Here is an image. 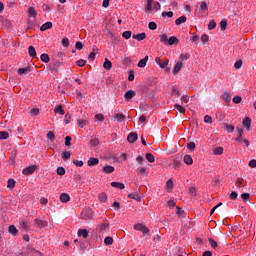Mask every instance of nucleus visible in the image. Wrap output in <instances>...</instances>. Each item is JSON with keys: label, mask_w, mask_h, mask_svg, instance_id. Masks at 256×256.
I'll list each match as a JSON object with an SVG mask.
<instances>
[{"label": "nucleus", "mask_w": 256, "mask_h": 256, "mask_svg": "<svg viewBox=\"0 0 256 256\" xmlns=\"http://www.w3.org/2000/svg\"><path fill=\"white\" fill-rule=\"evenodd\" d=\"M81 219L84 221H88L89 219H93V210L91 208L84 209L80 214Z\"/></svg>", "instance_id": "f257e3e1"}, {"label": "nucleus", "mask_w": 256, "mask_h": 256, "mask_svg": "<svg viewBox=\"0 0 256 256\" xmlns=\"http://www.w3.org/2000/svg\"><path fill=\"white\" fill-rule=\"evenodd\" d=\"M99 235H105L109 231V223H102L97 226Z\"/></svg>", "instance_id": "f03ea898"}, {"label": "nucleus", "mask_w": 256, "mask_h": 256, "mask_svg": "<svg viewBox=\"0 0 256 256\" xmlns=\"http://www.w3.org/2000/svg\"><path fill=\"white\" fill-rule=\"evenodd\" d=\"M35 223V227H37L38 229H43V227H47L49 225V222H47V220H41L39 218H36L34 220Z\"/></svg>", "instance_id": "7ed1b4c3"}, {"label": "nucleus", "mask_w": 256, "mask_h": 256, "mask_svg": "<svg viewBox=\"0 0 256 256\" xmlns=\"http://www.w3.org/2000/svg\"><path fill=\"white\" fill-rule=\"evenodd\" d=\"M134 229L135 231H141L144 235L149 233V228H147L145 224H141V223L135 224Z\"/></svg>", "instance_id": "20e7f679"}, {"label": "nucleus", "mask_w": 256, "mask_h": 256, "mask_svg": "<svg viewBox=\"0 0 256 256\" xmlns=\"http://www.w3.org/2000/svg\"><path fill=\"white\" fill-rule=\"evenodd\" d=\"M35 171H37V165H32V166L25 168L22 171V173H23V175H33V173H35Z\"/></svg>", "instance_id": "39448f33"}, {"label": "nucleus", "mask_w": 256, "mask_h": 256, "mask_svg": "<svg viewBox=\"0 0 256 256\" xmlns=\"http://www.w3.org/2000/svg\"><path fill=\"white\" fill-rule=\"evenodd\" d=\"M155 61L161 69H165L167 65H169V59H165L164 62H162L160 57H156Z\"/></svg>", "instance_id": "423d86ee"}, {"label": "nucleus", "mask_w": 256, "mask_h": 256, "mask_svg": "<svg viewBox=\"0 0 256 256\" xmlns=\"http://www.w3.org/2000/svg\"><path fill=\"white\" fill-rule=\"evenodd\" d=\"M135 95H137V92H135L134 90H128L125 94H124V99L126 101H131V99H133V97H135Z\"/></svg>", "instance_id": "0eeeda50"}, {"label": "nucleus", "mask_w": 256, "mask_h": 256, "mask_svg": "<svg viewBox=\"0 0 256 256\" xmlns=\"http://www.w3.org/2000/svg\"><path fill=\"white\" fill-rule=\"evenodd\" d=\"M88 167H96L99 165V158L90 157L87 162Z\"/></svg>", "instance_id": "6e6552de"}, {"label": "nucleus", "mask_w": 256, "mask_h": 256, "mask_svg": "<svg viewBox=\"0 0 256 256\" xmlns=\"http://www.w3.org/2000/svg\"><path fill=\"white\" fill-rule=\"evenodd\" d=\"M132 39H136V41H144V39H147V34L145 32L133 34Z\"/></svg>", "instance_id": "1a4fd4ad"}, {"label": "nucleus", "mask_w": 256, "mask_h": 256, "mask_svg": "<svg viewBox=\"0 0 256 256\" xmlns=\"http://www.w3.org/2000/svg\"><path fill=\"white\" fill-rule=\"evenodd\" d=\"M8 233H10V235H13V237H17V235H19V230H17V227H15V225H10L8 227Z\"/></svg>", "instance_id": "9d476101"}, {"label": "nucleus", "mask_w": 256, "mask_h": 256, "mask_svg": "<svg viewBox=\"0 0 256 256\" xmlns=\"http://www.w3.org/2000/svg\"><path fill=\"white\" fill-rule=\"evenodd\" d=\"M137 139H138V136L136 132H131L130 134H128V137H127L128 143H135Z\"/></svg>", "instance_id": "9b49d317"}, {"label": "nucleus", "mask_w": 256, "mask_h": 256, "mask_svg": "<svg viewBox=\"0 0 256 256\" xmlns=\"http://www.w3.org/2000/svg\"><path fill=\"white\" fill-rule=\"evenodd\" d=\"M102 171L106 175H109V174H111V173H113L115 171V167H113L111 165H106V166L103 167Z\"/></svg>", "instance_id": "f8f14e48"}, {"label": "nucleus", "mask_w": 256, "mask_h": 256, "mask_svg": "<svg viewBox=\"0 0 256 256\" xmlns=\"http://www.w3.org/2000/svg\"><path fill=\"white\" fill-rule=\"evenodd\" d=\"M60 201L61 203H69V201H71V196H69L67 193H62L60 195Z\"/></svg>", "instance_id": "ddd939ff"}, {"label": "nucleus", "mask_w": 256, "mask_h": 256, "mask_svg": "<svg viewBox=\"0 0 256 256\" xmlns=\"http://www.w3.org/2000/svg\"><path fill=\"white\" fill-rule=\"evenodd\" d=\"M59 67H61V62H59V61H56V62H53V63L49 64V70L50 71H57V69H59Z\"/></svg>", "instance_id": "4468645a"}, {"label": "nucleus", "mask_w": 256, "mask_h": 256, "mask_svg": "<svg viewBox=\"0 0 256 256\" xmlns=\"http://www.w3.org/2000/svg\"><path fill=\"white\" fill-rule=\"evenodd\" d=\"M223 129L224 131H226L227 133H233V131H235V126L228 124V123H224L223 124Z\"/></svg>", "instance_id": "2eb2a0df"}, {"label": "nucleus", "mask_w": 256, "mask_h": 256, "mask_svg": "<svg viewBox=\"0 0 256 256\" xmlns=\"http://www.w3.org/2000/svg\"><path fill=\"white\" fill-rule=\"evenodd\" d=\"M114 121H117L118 123H122V121H125L126 117L124 114L118 113L113 116Z\"/></svg>", "instance_id": "dca6fc26"}, {"label": "nucleus", "mask_w": 256, "mask_h": 256, "mask_svg": "<svg viewBox=\"0 0 256 256\" xmlns=\"http://www.w3.org/2000/svg\"><path fill=\"white\" fill-rule=\"evenodd\" d=\"M78 237H83V239H87V237H89V231L87 229H79Z\"/></svg>", "instance_id": "f3484780"}, {"label": "nucleus", "mask_w": 256, "mask_h": 256, "mask_svg": "<svg viewBox=\"0 0 256 256\" xmlns=\"http://www.w3.org/2000/svg\"><path fill=\"white\" fill-rule=\"evenodd\" d=\"M97 51H99V49H97V47L94 46L93 51L88 55V61H95V56L97 55Z\"/></svg>", "instance_id": "a211bd4d"}, {"label": "nucleus", "mask_w": 256, "mask_h": 256, "mask_svg": "<svg viewBox=\"0 0 256 256\" xmlns=\"http://www.w3.org/2000/svg\"><path fill=\"white\" fill-rule=\"evenodd\" d=\"M28 55L32 57V59H35L37 57V51L35 50V47L29 46Z\"/></svg>", "instance_id": "6ab92c4d"}, {"label": "nucleus", "mask_w": 256, "mask_h": 256, "mask_svg": "<svg viewBox=\"0 0 256 256\" xmlns=\"http://www.w3.org/2000/svg\"><path fill=\"white\" fill-rule=\"evenodd\" d=\"M17 73L18 75H27V73H31V67L19 68Z\"/></svg>", "instance_id": "aec40b11"}, {"label": "nucleus", "mask_w": 256, "mask_h": 256, "mask_svg": "<svg viewBox=\"0 0 256 256\" xmlns=\"http://www.w3.org/2000/svg\"><path fill=\"white\" fill-rule=\"evenodd\" d=\"M182 67H183V62H177L173 69V75H177V73L181 71Z\"/></svg>", "instance_id": "412c9836"}, {"label": "nucleus", "mask_w": 256, "mask_h": 256, "mask_svg": "<svg viewBox=\"0 0 256 256\" xmlns=\"http://www.w3.org/2000/svg\"><path fill=\"white\" fill-rule=\"evenodd\" d=\"M179 44V38H177L176 36H171L168 39V45H178Z\"/></svg>", "instance_id": "4be33fe9"}, {"label": "nucleus", "mask_w": 256, "mask_h": 256, "mask_svg": "<svg viewBox=\"0 0 256 256\" xmlns=\"http://www.w3.org/2000/svg\"><path fill=\"white\" fill-rule=\"evenodd\" d=\"M243 127H246V129H251V118L246 117L242 122Z\"/></svg>", "instance_id": "5701e85b"}, {"label": "nucleus", "mask_w": 256, "mask_h": 256, "mask_svg": "<svg viewBox=\"0 0 256 256\" xmlns=\"http://www.w3.org/2000/svg\"><path fill=\"white\" fill-rule=\"evenodd\" d=\"M103 67L104 69H106V71H111V68L113 67V63H111V61L106 58L103 64Z\"/></svg>", "instance_id": "b1692460"}, {"label": "nucleus", "mask_w": 256, "mask_h": 256, "mask_svg": "<svg viewBox=\"0 0 256 256\" xmlns=\"http://www.w3.org/2000/svg\"><path fill=\"white\" fill-rule=\"evenodd\" d=\"M28 17H33V19H35V17H37V10H35L34 7L28 8Z\"/></svg>", "instance_id": "393cba45"}, {"label": "nucleus", "mask_w": 256, "mask_h": 256, "mask_svg": "<svg viewBox=\"0 0 256 256\" xmlns=\"http://www.w3.org/2000/svg\"><path fill=\"white\" fill-rule=\"evenodd\" d=\"M243 183H245V179L237 178L235 182L236 188L241 189V187H244L245 185H243Z\"/></svg>", "instance_id": "a878e982"}, {"label": "nucleus", "mask_w": 256, "mask_h": 256, "mask_svg": "<svg viewBox=\"0 0 256 256\" xmlns=\"http://www.w3.org/2000/svg\"><path fill=\"white\" fill-rule=\"evenodd\" d=\"M147 61H149V56H145L138 62V67L143 68L147 65Z\"/></svg>", "instance_id": "bb28decb"}, {"label": "nucleus", "mask_w": 256, "mask_h": 256, "mask_svg": "<svg viewBox=\"0 0 256 256\" xmlns=\"http://www.w3.org/2000/svg\"><path fill=\"white\" fill-rule=\"evenodd\" d=\"M184 163H186V165H193V157H191L189 154H186L184 156Z\"/></svg>", "instance_id": "cd10ccee"}, {"label": "nucleus", "mask_w": 256, "mask_h": 256, "mask_svg": "<svg viewBox=\"0 0 256 256\" xmlns=\"http://www.w3.org/2000/svg\"><path fill=\"white\" fill-rule=\"evenodd\" d=\"M53 27V23L46 22L40 27V31H47V29H51Z\"/></svg>", "instance_id": "c85d7f7f"}, {"label": "nucleus", "mask_w": 256, "mask_h": 256, "mask_svg": "<svg viewBox=\"0 0 256 256\" xmlns=\"http://www.w3.org/2000/svg\"><path fill=\"white\" fill-rule=\"evenodd\" d=\"M187 21L186 16H180L179 18L176 19L175 25H183Z\"/></svg>", "instance_id": "c756f323"}, {"label": "nucleus", "mask_w": 256, "mask_h": 256, "mask_svg": "<svg viewBox=\"0 0 256 256\" xmlns=\"http://www.w3.org/2000/svg\"><path fill=\"white\" fill-rule=\"evenodd\" d=\"M236 131L238 133V137L235 139V141H243V129L242 128H236Z\"/></svg>", "instance_id": "7c9ffc66"}, {"label": "nucleus", "mask_w": 256, "mask_h": 256, "mask_svg": "<svg viewBox=\"0 0 256 256\" xmlns=\"http://www.w3.org/2000/svg\"><path fill=\"white\" fill-rule=\"evenodd\" d=\"M111 187H115L116 189H124L125 184L121 182H111Z\"/></svg>", "instance_id": "2f4dec72"}, {"label": "nucleus", "mask_w": 256, "mask_h": 256, "mask_svg": "<svg viewBox=\"0 0 256 256\" xmlns=\"http://www.w3.org/2000/svg\"><path fill=\"white\" fill-rule=\"evenodd\" d=\"M222 99L226 101V103H231V94L229 92H224L222 94Z\"/></svg>", "instance_id": "473e14b6"}, {"label": "nucleus", "mask_w": 256, "mask_h": 256, "mask_svg": "<svg viewBox=\"0 0 256 256\" xmlns=\"http://www.w3.org/2000/svg\"><path fill=\"white\" fill-rule=\"evenodd\" d=\"M100 203H105L107 201V193L101 192L98 196Z\"/></svg>", "instance_id": "72a5a7b5"}, {"label": "nucleus", "mask_w": 256, "mask_h": 256, "mask_svg": "<svg viewBox=\"0 0 256 256\" xmlns=\"http://www.w3.org/2000/svg\"><path fill=\"white\" fill-rule=\"evenodd\" d=\"M169 38L167 37V34L160 35V43H163V45H168Z\"/></svg>", "instance_id": "f704fd0d"}, {"label": "nucleus", "mask_w": 256, "mask_h": 256, "mask_svg": "<svg viewBox=\"0 0 256 256\" xmlns=\"http://www.w3.org/2000/svg\"><path fill=\"white\" fill-rule=\"evenodd\" d=\"M28 253H31L33 256H43V254L35 250V248H28Z\"/></svg>", "instance_id": "c9c22d12"}, {"label": "nucleus", "mask_w": 256, "mask_h": 256, "mask_svg": "<svg viewBox=\"0 0 256 256\" xmlns=\"http://www.w3.org/2000/svg\"><path fill=\"white\" fill-rule=\"evenodd\" d=\"M61 157L64 161H67L69 159H71V152L70 151H64L62 154H61Z\"/></svg>", "instance_id": "e433bc0d"}, {"label": "nucleus", "mask_w": 256, "mask_h": 256, "mask_svg": "<svg viewBox=\"0 0 256 256\" xmlns=\"http://www.w3.org/2000/svg\"><path fill=\"white\" fill-rule=\"evenodd\" d=\"M128 199H134V201H141V196H139V194H135V193H132V194H128Z\"/></svg>", "instance_id": "4c0bfd02"}, {"label": "nucleus", "mask_w": 256, "mask_h": 256, "mask_svg": "<svg viewBox=\"0 0 256 256\" xmlns=\"http://www.w3.org/2000/svg\"><path fill=\"white\" fill-rule=\"evenodd\" d=\"M54 113H59L60 115H65V110H63V106L62 105H58L54 109Z\"/></svg>", "instance_id": "58836bf2"}, {"label": "nucleus", "mask_w": 256, "mask_h": 256, "mask_svg": "<svg viewBox=\"0 0 256 256\" xmlns=\"http://www.w3.org/2000/svg\"><path fill=\"white\" fill-rule=\"evenodd\" d=\"M146 159L149 163H155V156L151 153H146Z\"/></svg>", "instance_id": "ea45409f"}, {"label": "nucleus", "mask_w": 256, "mask_h": 256, "mask_svg": "<svg viewBox=\"0 0 256 256\" xmlns=\"http://www.w3.org/2000/svg\"><path fill=\"white\" fill-rule=\"evenodd\" d=\"M40 59H41V61H43V63H49V61H50L49 54H46V53L42 54L40 56Z\"/></svg>", "instance_id": "a19ab883"}, {"label": "nucleus", "mask_w": 256, "mask_h": 256, "mask_svg": "<svg viewBox=\"0 0 256 256\" xmlns=\"http://www.w3.org/2000/svg\"><path fill=\"white\" fill-rule=\"evenodd\" d=\"M214 155H223V147H216L213 150Z\"/></svg>", "instance_id": "79ce46f5"}, {"label": "nucleus", "mask_w": 256, "mask_h": 256, "mask_svg": "<svg viewBox=\"0 0 256 256\" xmlns=\"http://www.w3.org/2000/svg\"><path fill=\"white\" fill-rule=\"evenodd\" d=\"M215 27H217V22H215V20H211L208 24L209 31H213V29H215Z\"/></svg>", "instance_id": "37998d69"}, {"label": "nucleus", "mask_w": 256, "mask_h": 256, "mask_svg": "<svg viewBox=\"0 0 256 256\" xmlns=\"http://www.w3.org/2000/svg\"><path fill=\"white\" fill-rule=\"evenodd\" d=\"M200 11H209V6H207V2L200 3Z\"/></svg>", "instance_id": "c03bdc74"}, {"label": "nucleus", "mask_w": 256, "mask_h": 256, "mask_svg": "<svg viewBox=\"0 0 256 256\" xmlns=\"http://www.w3.org/2000/svg\"><path fill=\"white\" fill-rule=\"evenodd\" d=\"M146 11H153V0H147Z\"/></svg>", "instance_id": "a18cd8bd"}, {"label": "nucleus", "mask_w": 256, "mask_h": 256, "mask_svg": "<svg viewBox=\"0 0 256 256\" xmlns=\"http://www.w3.org/2000/svg\"><path fill=\"white\" fill-rule=\"evenodd\" d=\"M89 125V122L87 120H78V126L83 129V127H87Z\"/></svg>", "instance_id": "49530a36"}, {"label": "nucleus", "mask_w": 256, "mask_h": 256, "mask_svg": "<svg viewBox=\"0 0 256 256\" xmlns=\"http://www.w3.org/2000/svg\"><path fill=\"white\" fill-rule=\"evenodd\" d=\"M46 137L49 139V141H55V132L49 131Z\"/></svg>", "instance_id": "de8ad7c7"}, {"label": "nucleus", "mask_w": 256, "mask_h": 256, "mask_svg": "<svg viewBox=\"0 0 256 256\" xmlns=\"http://www.w3.org/2000/svg\"><path fill=\"white\" fill-rule=\"evenodd\" d=\"M20 229H23L24 231H27V229H29L27 221H20Z\"/></svg>", "instance_id": "09e8293b"}, {"label": "nucleus", "mask_w": 256, "mask_h": 256, "mask_svg": "<svg viewBox=\"0 0 256 256\" xmlns=\"http://www.w3.org/2000/svg\"><path fill=\"white\" fill-rule=\"evenodd\" d=\"M173 167L174 169H177V167H181V158L174 159Z\"/></svg>", "instance_id": "8fccbe9b"}, {"label": "nucleus", "mask_w": 256, "mask_h": 256, "mask_svg": "<svg viewBox=\"0 0 256 256\" xmlns=\"http://www.w3.org/2000/svg\"><path fill=\"white\" fill-rule=\"evenodd\" d=\"M104 243H105V245H113V237L107 236V237L104 239Z\"/></svg>", "instance_id": "3c124183"}, {"label": "nucleus", "mask_w": 256, "mask_h": 256, "mask_svg": "<svg viewBox=\"0 0 256 256\" xmlns=\"http://www.w3.org/2000/svg\"><path fill=\"white\" fill-rule=\"evenodd\" d=\"M232 101H233V103H235V105H239V103H241V101H243V98H241V96H234Z\"/></svg>", "instance_id": "603ef678"}, {"label": "nucleus", "mask_w": 256, "mask_h": 256, "mask_svg": "<svg viewBox=\"0 0 256 256\" xmlns=\"http://www.w3.org/2000/svg\"><path fill=\"white\" fill-rule=\"evenodd\" d=\"M174 108L179 111V113H185V107L179 104H175Z\"/></svg>", "instance_id": "864d4df0"}, {"label": "nucleus", "mask_w": 256, "mask_h": 256, "mask_svg": "<svg viewBox=\"0 0 256 256\" xmlns=\"http://www.w3.org/2000/svg\"><path fill=\"white\" fill-rule=\"evenodd\" d=\"M8 189H13L15 187V180L9 179L7 182Z\"/></svg>", "instance_id": "5fc2aeb1"}, {"label": "nucleus", "mask_w": 256, "mask_h": 256, "mask_svg": "<svg viewBox=\"0 0 256 256\" xmlns=\"http://www.w3.org/2000/svg\"><path fill=\"white\" fill-rule=\"evenodd\" d=\"M90 145H92V147H97V145H99V139L98 138H92L90 140Z\"/></svg>", "instance_id": "6e6d98bb"}, {"label": "nucleus", "mask_w": 256, "mask_h": 256, "mask_svg": "<svg viewBox=\"0 0 256 256\" xmlns=\"http://www.w3.org/2000/svg\"><path fill=\"white\" fill-rule=\"evenodd\" d=\"M212 249H217V241H215L213 238L208 239Z\"/></svg>", "instance_id": "4d7b16f0"}, {"label": "nucleus", "mask_w": 256, "mask_h": 256, "mask_svg": "<svg viewBox=\"0 0 256 256\" xmlns=\"http://www.w3.org/2000/svg\"><path fill=\"white\" fill-rule=\"evenodd\" d=\"M196 148L197 146L195 145V142H190L187 144V149H189L190 151H195Z\"/></svg>", "instance_id": "13d9d810"}, {"label": "nucleus", "mask_w": 256, "mask_h": 256, "mask_svg": "<svg viewBox=\"0 0 256 256\" xmlns=\"http://www.w3.org/2000/svg\"><path fill=\"white\" fill-rule=\"evenodd\" d=\"M86 64H87V61H85L83 59L76 61L77 67H85Z\"/></svg>", "instance_id": "bf43d9fd"}, {"label": "nucleus", "mask_w": 256, "mask_h": 256, "mask_svg": "<svg viewBox=\"0 0 256 256\" xmlns=\"http://www.w3.org/2000/svg\"><path fill=\"white\" fill-rule=\"evenodd\" d=\"M249 197H251L249 193H243L241 195L242 201H244V203H247V201H249Z\"/></svg>", "instance_id": "052dcab7"}, {"label": "nucleus", "mask_w": 256, "mask_h": 256, "mask_svg": "<svg viewBox=\"0 0 256 256\" xmlns=\"http://www.w3.org/2000/svg\"><path fill=\"white\" fill-rule=\"evenodd\" d=\"M30 115H31L32 117H35V116L39 115V108H32V109L30 110Z\"/></svg>", "instance_id": "680f3d73"}, {"label": "nucleus", "mask_w": 256, "mask_h": 256, "mask_svg": "<svg viewBox=\"0 0 256 256\" xmlns=\"http://www.w3.org/2000/svg\"><path fill=\"white\" fill-rule=\"evenodd\" d=\"M137 173L138 175H145V173L147 172V169L145 167H139L137 168Z\"/></svg>", "instance_id": "e2e57ef3"}, {"label": "nucleus", "mask_w": 256, "mask_h": 256, "mask_svg": "<svg viewBox=\"0 0 256 256\" xmlns=\"http://www.w3.org/2000/svg\"><path fill=\"white\" fill-rule=\"evenodd\" d=\"M0 139H9V132L0 131Z\"/></svg>", "instance_id": "0e129e2a"}, {"label": "nucleus", "mask_w": 256, "mask_h": 256, "mask_svg": "<svg viewBox=\"0 0 256 256\" xmlns=\"http://www.w3.org/2000/svg\"><path fill=\"white\" fill-rule=\"evenodd\" d=\"M220 29L221 31H225V29H227V20H222L220 22Z\"/></svg>", "instance_id": "69168bd1"}, {"label": "nucleus", "mask_w": 256, "mask_h": 256, "mask_svg": "<svg viewBox=\"0 0 256 256\" xmlns=\"http://www.w3.org/2000/svg\"><path fill=\"white\" fill-rule=\"evenodd\" d=\"M131 35H132L131 31H124V32L122 33V37H123L124 39H131Z\"/></svg>", "instance_id": "338daca9"}, {"label": "nucleus", "mask_w": 256, "mask_h": 256, "mask_svg": "<svg viewBox=\"0 0 256 256\" xmlns=\"http://www.w3.org/2000/svg\"><path fill=\"white\" fill-rule=\"evenodd\" d=\"M148 28L151 30V31H155L157 29V23L155 22H150L148 24Z\"/></svg>", "instance_id": "774afa93"}]
</instances>
